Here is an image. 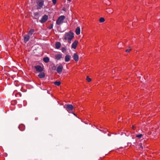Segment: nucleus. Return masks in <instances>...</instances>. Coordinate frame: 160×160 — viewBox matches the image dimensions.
I'll list each match as a JSON object with an SVG mask.
<instances>
[{
  "instance_id": "obj_1",
  "label": "nucleus",
  "mask_w": 160,
  "mask_h": 160,
  "mask_svg": "<svg viewBox=\"0 0 160 160\" xmlns=\"http://www.w3.org/2000/svg\"><path fill=\"white\" fill-rule=\"evenodd\" d=\"M74 33L71 31H70L68 32L65 33L64 37V39L68 40V43H70L71 42V40L74 38Z\"/></svg>"
},
{
  "instance_id": "obj_2",
  "label": "nucleus",
  "mask_w": 160,
  "mask_h": 160,
  "mask_svg": "<svg viewBox=\"0 0 160 160\" xmlns=\"http://www.w3.org/2000/svg\"><path fill=\"white\" fill-rule=\"evenodd\" d=\"M65 19V17L64 15L60 16L56 21V23L58 25H60L64 22V20Z\"/></svg>"
},
{
  "instance_id": "obj_3",
  "label": "nucleus",
  "mask_w": 160,
  "mask_h": 160,
  "mask_svg": "<svg viewBox=\"0 0 160 160\" xmlns=\"http://www.w3.org/2000/svg\"><path fill=\"white\" fill-rule=\"evenodd\" d=\"M64 108L69 112L72 111L73 109V107L72 104H67L64 106Z\"/></svg>"
},
{
  "instance_id": "obj_4",
  "label": "nucleus",
  "mask_w": 160,
  "mask_h": 160,
  "mask_svg": "<svg viewBox=\"0 0 160 160\" xmlns=\"http://www.w3.org/2000/svg\"><path fill=\"white\" fill-rule=\"evenodd\" d=\"M36 3L38 5L37 9H40L42 8L43 5L44 1L42 0H38L37 1Z\"/></svg>"
},
{
  "instance_id": "obj_5",
  "label": "nucleus",
  "mask_w": 160,
  "mask_h": 160,
  "mask_svg": "<svg viewBox=\"0 0 160 160\" xmlns=\"http://www.w3.org/2000/svg\"><path fill=\"white\" fill-rule=\"evenodd\" d=\"M63 69V67L62 65H59L57 67L56 71L59 74H60L62 72Z\"/></svg>"
},
{
  "instance_id": "obj_6",
  "label": "nucleus",
  "mask_w": 160,
  "mask_h": 160,
  "mask_svg": "<svg viewBox=\"0 0 160 160\" xmlns=\"http://www.w3.org/2000/svg\"><path fill=\"white\" fill-rule=\"evenodd\" d=\"M35 68L38 72H41L43 71V68L39 65L35 66Z\"/></svg>"
},
{
  "instance_id": "obj_7",
  "label": "nucleus",
  "mask_w": 160,
  "mask_h": 160,
  "mask_svg": "<svg viewBox=\"0 0 160 160\" xmlns=\"http://www.w3.org/2000/svg\"><path fill=\"white\" fill-rule=\"evenodd\" d=\"M48 16L45 15L42 17L40 21V22L41 23H43L46 21L48 20Z\"/></svg>"
},
{
  "instance_id": "obj_8",
  "label": "nucleus",
  "mask_w": 160,
  "mask_h": 160,
  "mask_svg": "<svg viewBox=\"0 0 160 160\" xmlns=\"http://www.w3.org/2000/svg\"><path fill=\"white\" fill-rule=\"evenodd\" d=\"M30 39V36L28 35H26L23 37V41L24 42H26L28 41Z\"/></svg>"
},
{
  "instance_id": "obj_9",
  "label": "nucleus",
  "mask_w": 160,
  "mask_h": 160,
  "mask_svg": "<svg viewBox=\"0 0 160 160\" xmlns=\"http://www.w3.org/2000/svg\"><path fill=\"white\" fill-rule=\"evenodd\" d=\"M78 43V42L77 40H75L72 44V48H74V49H76Z\"/></svg>"
},
{
  "instance_id": "obj_10",
  "label": "nucleus",
  "mask_w": 160,
  "mask_h": 160,
  "mask_svg": "<svg viewBox=\"0 0 160 160\" xmlns=\"http://www.w3.org/2000/svg\"><path fill=\"white\" fill-rule=\"evenodd\" d=\"M71 56L68 54L67 55L65 58V61L66 62H68L70 59Z\"/></svg>"
},
{
  "instance_id": "obj_11",
  "label": "nucleus",
  "mask_w": 160,
  "mask_h": 160,
  "mask_svg": "<svg viewBox=\"0 0 160 160\" xmlns=\"http://www.w3.org/2000/svg\"><path fill=\"white\" fill-rule=\"evenodd\" d=\"M78 56L76 54L74 53L73 56V58L75 61L77 62L78 60Z\"/></svg>"
},
{
  "instance_id": "obj_12",
  "label": "nucleus",
  "mask_w": 160,
  "mask_h": 160,
  "mask_svg": "<svg viewBox=\"0 0 160 160\" xmlns=\"http://www.w3.org/2000/svg\"><path fill=\"white\" fill-rule=\"evenodd\" d=\"M38 76L40 78H43L45 77V74L44 72H41L38 75Z\"/></svg>"
},
{
  "instance_id": "obj_13",
  "label": "nucleus",
  "mask_w": 160,
  "mask_h": 160,
  "mask_svg": "<svg viewBox=\"0 0 160 160\" xmlns=\"http://www.w3.org/2000/svg\"><path fill=\"white\" fill-rule=\"evenodd\" d=\"M75 32L77 35H78L80 33V28L79 27H78L76 29Z\"/></svg>"
},
{
  "instance_id": "obj_14",
  "label": "nucleus",
  "mask_w": 160,
  "mask_h": 160,
  "mask_svg": "<svg viewBox=\"0 0 160 160\" xmlns=\"http://www.w3.org/2000/svg\"><path fill=\"white\" fill-rule=\"evenodd\" d=\"M61 46V44L59 42H57L55 44L56 48L58 49H59L60 48Z\"/></svg>"
},
{
  "instance_id": "obj_15",
  "label": "nucleus",
  "mask_w": 160,
  "mask_h": 160,
  "mask_svg": "<svg viewBox=\"0 0 160 160\" xmlns=\"http://www.w3.org/2000/svg\"><path fill=\"white\" fill-rule=\"evenodd\" d=\"M62 57V56L60 54H57L55 55V58L58 60H60Z\"/></svg>"
},
{
  "instance_id": "obj_16",
  "label": "nucleus",
  "mask_w": 160,
  "mask_h": 160,
  "mask_svg": "<svg viewBox=\"0 0 160 160\" xmlns=\"http://www.w3.org/2000/svg\"><path fill=\"white\" fill-rule=\"evenodd\" d=\"M52 83H53L55 85L57 86H59L61 83L60 81H56L55 82H52Z\"/></svg>"
},
{
  "instance_id": "obj_17",
  "label": "nucleus",
  "mask_w": 160,
  "mask_h": 160,
  "mask_svg": "<svg viewBox=\"0 0 160 160\" xmlns=\"http://www.w3.org/2000/svg\"><path fill=\"white\" fill-rule=\"evenodd\" d=\"M43 61L46 63L48 62L49 61V58L48 57H46L43 58Z\"/></svg>"
},
{
  "instance_id": "obj_18",
  "label": "nucleus",
  "mask_w": 160,
  "mask_h": 160,
  "mask_svg": "<svg viewBox=\"0 0 160 160\" xmlns=\"http://www.w3.org/2000/svg\"><path fill=\"white\" fill-rule=\"evenodd\" d=\"M34 32V29H32L29 31V32L28 33V34L29 35V36L31 35Z\"/></svg>"
},
{
  "instance_id": "obj_19",
  "label": "nucleus",
  "mask_w": 160,
  "mask_h": 160,
  "mask_svg": "<svg viewBox=\"0 0 160 160\" xmlns=\"http://www.w3.org/2000/svg\"><path fill=\"white\" fill-rule=\"evenodd\" d=\"M113 10L112 8H109L108 9L107 12L109 14L112 13L113 12Z\"/></svg>"
},
{
  "instance_id": "obj_20",
  "label": "nucleus",
  "mask_w": 160,
  "mask_h": 160,
  "mask_svg": "<svg viewBox=\"0 0 160 160\" xmlns=\"http://www.w3.org/2000/svg\"><path fill=\"white\" fill-rule=\"evenodd\" d=\"M34 15L35 17V18L37 19L38 18L39 16V13L38 12H36L34 13Z\"/></svg>"
},
{
  "instance_id": "obj_21",
  "label": "nucleus",
  "mask_w": 160,
  "mask_h": 160,
  "mask_svg": "<svg viewBox=\"0 0 160 160\" xmlns=\"http://www.w3.org/2000/svg\"><path fill=\"white\" fill-rule=\"evenodd\" d=\"M105 21V19L104 18L102 17L101 18L99 19V22H103Z\"/></svg>"
},
{
  "instance_id": "obj_22",
  "label": "nucleus",
  "mask_w": 160,
  "mask_h": 160,
  "mask_svg": "<svg viewBox=\"0 0 160 160\" xmlns=\"http://www.w3.org/2000/svg\"><path fill=\"white\" fill-rule=\"evenodd\" d=\"M143 135L142 134H140L139 135H137L136 137L137 138H142V136Z\"/></svg>"
},
{
  "instance_id": "obj_23",
  "label": "nucleus",
  "mask_w": 160,
  "mask_h": 160,
  "mask_svg": "<svg viewBox=\"0 0 160 160\" xmlns=\"http://www.w3.org/2000/svg\"><path fill=\"white\" fill-rule=\"evenodd\" d=\"M86 79L88 82H90L91 81V79L89 78L88 76H87L86 77Z\"/></svg>"
},
{
  "instance_id": "obj_24",
  "label": "nucleus",
  "mask_w": 160,
  "mask_h": 160,
  "mask_svg": "<svg viewBox=\"0 0 160 160\" xmlns=\"http://www.w3.org/2000/svg\"><path fill=\"white\" fill-rule=\"evenodd\" d=\"M62 51L63 52H65L66 51V48L64 47L62 48Z\"/></svg>"
},
{
  "instance_id": "obj_25",
  "label": "nucleus",
  "mask_w": 160,
  "mask_h": 160,
  "mask_svg": "<svg viewBox=\"0 0 160 160\" xmlns=\"http://www.w3.org/2000/svg\"><path fill=\"white\" fill-rule=\"evenodd\" d=\"M24 127V126L23 125H20L19 126V129L21 131H23L24 130V129H21V127Z\"/></svg>"
},
{
  "instance_id": "obj_26",
  "label": "nucleus",
  "mask_w": 160,
  "mask_h": 160,
  "mask_svg": "<svg viewBox=\"0 0 160 160\" xmlns=\"http://www.w3.org/2000/svg\"><path fill=\"white\" fill-rule=\"evenodd\" d=\"M52 69L53 70H55L56 69V68L55 66L53 65V66L52 67Z\"/></svg>"
},
{
  "instance_id": "obj_27",
  "label": "nucleus",
  "mask_w": 160,
  "mask_h": 160,
  "mask_svg": "<svg viewBox=\"0 0 160 160\" xmlns=\"http://www.w3.org/2000/svg\"><path fill=\"white\" fill-rule=\"evenodd\" d=\"M52 2L53 3V4L54 5H55L57 2V0H52Z\"/></svg>"
},
{
  "instance_id": "obj_28",
  "label": "nucleus",
  "mask_w": 160,
  "mask_h": 160,
  "mask_svg": "<svg viewBox=\"0 0 160 160\" xmlns=\"http://www.w3.org/2000/svg\"><path fill=\"white\" fill-rule=\"evenodd\" d=\"M139 145L140 147L142 149H143V147L142 146V143H140L139 144Z\"/></svg>"
},
{
  "instance_id": "obj_29",
  "label": "nucleus",
  "mask_w": 160,
  "mask_h": 160,
  "mask_svg": "<svg viewBox=\"0 0 160 160\" xmlns=\"http://www.w3.org/2000/svg\"><path fill=\"white\" fill-rule=\"evenodd\" d=\"M131 50H132V49L131 48H130L129 49H128L126 50V52H130V51H131Z\"/></svg>"
},
{
  "instance_id": "obj_30",
  "label": "nucleus",
  "mask_w": 160,
  "mask_h": 160,
  "mask_svg": "<svg viewBox=\"0 0 160 160\" xmlns=\"http://www.w3.org/2000/svg\"><path fill=\"white\" fill-rule=\"evenodd\" d=\"M135 128V126L134 125H133L132 127V128L133 130H134V128Z\"/></svg>"
},
{
  "instance_id": "obj_31",
  "label": "nucleus",
  "mask_w": 160,
  "mask_h": 160,
  "mask_svg": "<svg viewBox=\"0 0 160 160\" xmlns=\"http://www.w3.org/2000/svg\"><path fill=\"white\" fill-rule=\"evenodd\" d=\"M53 27V25L52 24H51V29Z\"/></svg>"
},
{
  "instance_id": "obj_32",
  "label": "nucleus",
  "mask_w": 160,
  "mask_h": 160,
  "mask_svg": "<svg viewBox=\"0 0 160 160\" xmlns=\"http://www.w3.org/2000/svg\"><path fill=\"white\" fill-rule=\"evenodd\" d=\"M48 28L49 29H50V26H48Z\"/></svg>"
},
{
  "instance_id": "obj_33",
  "label": "nucleus",
  "mask_w": 160,
  "mask_h": 160,
  "mask_svg": "<svg viewBox=\"0 0 160 160\" xmlns=\"http://www.w3.org/2000/svg\"><path fill=\"white\" fill-rule=\"evenodd\" d=\"M73 113V114L74 115L76 116V114L75 113Z\"/></svg>"
},
{
  "instance_id": "obj_34",
  "label": "nucleus",
  "mask_w": 160,
  "mask_h": 160,
  "mask_svg": "<svg viewBox=\"0 0 160 160\" xmlns=\"http://www.w3.org/2000/svg\"><path fill=\"white\" fill-rule=\"evenodd\" d=\"M68 0L69 1H71V0Z\"/></svg>"
},
{
  "instance_id": "obj_35",
  "label": "nucleus",
  "mask_w": 160,
  "mask_h": 160,
  "mask_svg": "<svg viewBox=\"0 0 160 160\" xmlns=\"http://www.w3.org/2000/svg\"><path fill=\"white\" fill-rule=\"evenodd\" d=\"M123 134H126L124 133H123Z\"/></svg>"
},
{
  "instance_id": "obj_36",
  "label": "nucleus",
  "mask_w": 160,
  "mask_h": 160,
  "mask_svg": "<svg viewBox=\"0 0 160 160\" xmlns=\"http://www.w3.org/2000/svg\"><path fill=\"white\" fill-rule=\"evenodd\" d=\"M127 136H128V135H127Z\"/></svg>"
},
{
  "instance_id": "obj_37",
  "label": "nucleus",
  "mask_w": 160,
  "mask_h": 160,
  "mask_svg": "<svg viewBox=\"0 0 160 160\" xmlns=\"http://www.w3.org/2000/svg\"><path fill=\"white\" fill-rule=\"evenodd\" d=\"M135 142H136V141H135ZM135 142H134V143H135Z\"/></svg>"
}]
</instances>
